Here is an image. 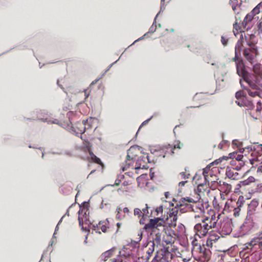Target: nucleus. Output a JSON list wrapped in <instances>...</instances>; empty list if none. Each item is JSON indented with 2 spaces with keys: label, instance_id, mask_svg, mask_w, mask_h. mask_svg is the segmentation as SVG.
Instances as JSON below:
<instances>
[{
  "label": "nucleus",
  "instance_id": "obj_59",
  "mask_svg": "<svg viewBox=\"0 0 262 262\" xmlns=\"http://www.w3.org/2000/svg\"><path fill=\"white\" fill-rule=\"evenodd\" d=\"M257 172L258 173H262V165L258 167Z\"/></svg>",
  "mask_w": 262,
  "mask_h": 262
},
{
  "label": "nucleus",
  "instance_id": "obj_10",
  "mask_svg": "<svg viewBox=\"0 0 262 262\" xmlns=\"http://www.w3.org/2000/svg\"><path fill=\"white\" fill-rule=\"evenodd\" d=\"M233 60L235 61L237 73L239 76L242 77V79L240 80H242L243 83L246 81L247 78L250 77V76H255L254 74L249 73L246 71L243 61L239 59L238 57Z\"/></svg>",
  "mask_w": 262,
  "mask_h": 262
},
{
  "label": "nucleus",
  "instance_id": "obj_39",
  "mask_svg": "<svg viewBox=\"0 0 262 262\" xmlns=\"http://www.w3.org/2000/svg\"><path fill=\"white\" fill-rule=\"evenodd\" d=\"M255 181V178L252 176H250L248 179L241 181V182L242 183V185H243V187H245L250 185L252 183L254 182Z\"/></svg>",
  "mask_w": 262,
  "mask_h": 262
},
{
  "label": "nucleus",
  "instance_id": "obj_25",
  "mask_svg": "<svg viewBox=\"0 0 262 262\" xmlns=\"http://www.w3.org/2000/svg\"><path fill=\"white\" fill-rule=\"evenodd\" d=\"M236 169L227 167L226 170V174L228 178L232 180L238 179L240 174L236 171Z\"/></svg>",
  "mask_w": 262,
  "mask_h": 262
},
{
  "label": "nucleus",
  "instance_id": "obj_37",
  "mask_svg": "<svg viewBox=\"0 0 262 262\" xmlns=\"http://www.w3.org/2000/svg\"><path fill=\"white\" fill-rule=\"evenodd\" d=\"M90 155V161L94 163L101 164V161L99 158H98L92 150L88 152Z\"/></svg>",
  "mask_w": 262,
  "mask_h": 262
},
{
  "label": "nucleus",
  "instance_id": "obj_48",
  "mask_svg": "<svg viewBox=\"0 0 262 262\" xmlns=\"http://www.w3.org/2000/svg\"><path fill=\"white\" fill-rule=\"evenodd\" d=\"M180 176L181 177L182 179H187L190 177V174L186 171L185 172H181L180 173Z\"/></svg>",
  "mask_w": 262,
  "mask_h": 262
},
{
  "label": "nucleus",
  "instance_id": "obj_16",
  "mask_svg": "<svg viewBox=\"0 0 262 262\" xmlns=\"http://www.w3.org/2000/svg\"><path fill=\"white\" fill-rule=\"evenodd\" d=\"M124 257L123 254H121V252L119 250V249L116 248H113L111 249L107 250L104 253H103L101 255V258L102 260L105 261L109 258H121L123 259V258Z\"/></svg>",
  "mask_w": 262,
  "mask_h": 262
},
{
  "label": "nucleus",
  "instance_id": "obj_24",
  "mask_svg": "<svg viewBox=\"0 0 262 262\" xmlns=\"http://www.w3.org/2000/svg\"><path fill=\"white\" fill-rule=\"evenodd\" d=\"M195 250H196L200 253L201 256L204 258L205 260H208L209 259L210 251L209 249L207 250L204 246H201L200 245Z\"/></svg>",
  "mask_w": 262,
  "mask_h": 262
},
{
  "label": "nucleus",
  "instance_id": "obj_22",
  "mask_svg": "<svg viewBox=\"0 0 262 262\" xmlns=\"http://www.w3.org/2000/svg\"><path fill=\"white\" fill-rule=\"evenodd\" d=\"M235 98L237 100L235 101V103L239 106H246L247 103L245 102L244 101L246 98L245 93L243 91H239L235 93Z\"/></svg>",
  "mask_w": 262,
  "mask_h": 262
},
{
  "label": "nucleus",
  "instance_id": "obj_61",
  "mask_svg": "<svg viewBox=\"0 0 262 262\" xmlns=\"http://www.w3.org/2000/svg\"><path fill=\"white\" fill-rule=\"evenodd\" d=\"M170 193L169 192H165V196L166 199H168L170 197Z\"/></svg>",
  "mask_w": 262,
  "mask_h": 262
},
{
  "label": "nucleus",
  "instance_id": "obj_51",
  "mask_svg": "<svg viewBox=\"0 0 262 262\" xmlns=\"http://www.w3.org/2000/svg\"><path fill=\"white\" fill-rule=\"evenodd\" d=\"M221 42L224 46H226L228 43V39L227 37L222 36L221 37Z\"/></svg>",
  "mask_w": 262,
  "mask_h": 262
},
{
  "label": "nucleus",
  "instance_id": "obj_55",
  "mask_svg": "<svg viewBox=\"0 0 262 262\" xmlns=\"http://www.w3.org/2000/svg\"><path fill=\"white\" fill-rule=\"evenodd\" d=\"M257 27H258L259 30H260L262 31V17H261L260 19L259 20V22L257 24Z\"/></svg>",
  "mask_w": 262,
  "mask_h": 262
},
{
  "label": "nucleus",
  "instance_id": "obj_28",
  "mask_svg": "<svg viewBox=\"0 0 262 262\" xmlns=\"http://www.w3.org/2000/svg\"><path fill=\"white\" fill-rule=\"evenodd\" d=\"M134 162V160L133 158H130L128 154L126 157L124 163L123 164L121 167L122 170L123 171L126 170L130 166L133 165Z\"/></svg>",
  "mask_w": 262,
  "mask_h": 262
},
{
  "label": "nucleus",
  "instance_id": "obj_47",
  "mask_svg": "<svg viewBox=\"0 0 262 262\" xmlns=\"http://www.w3.org/2000/svg\"><path fill=\"white\" fill-rule=\"evenodd\" d=\"M238 161H236L235 160H231L230 161V164L233 166L234 167L233 168L235 169H236L237 170H239L240 169H241L242 168H237V166H238Z\"/></svg>",
  "mask_w": 262,
  "mask_h": 262
},
{
  "label": "nucleus",
  "instance_id": "obj_21",
  "mask_svg": "<svg viewBox=\"0 0 262 262\" xmlns=\"http://www.w3.org/2000/svg\"><path fill=\"white\" fill-rule=\"evenodd\" d=\"M108 228V222L106 221H100L99 222L98 224L96 226L93 225V229L95 230L96 233L101 234L100 229H101L103 232L105 233L107 231Z\"/></svg>",
  "mask_w": 262,
  "mask_h": 262
},
{
  "label": "nucleus",
  "instance_id": "obj_13",
  "mask_svg": "<svg viewBox=\"0 0 262 262\" xmlns=\"http://www.w3.org/2000/svg\"><path fill=\"white\" fill-rule=\"evenodd\" d=\"M247 106L250 110L249 113L251 117L254 119H259L262 117V102L261 101H258L256 104L255 109H253V105L250 101L247 102Z\"/></svg>",
  "mask_w": 262,
  "mask_h": 262
},
{
  "label": "nucleus",
  "instance_id": "obj_7",
  "mask_svg": "<svg viewBox=\"0 0 262 262\" xmlns=\"http://www.w3.org/2000/svg\"><path fill=\"white\" fill-rule=\"evenodd\" d=\"M228 159V157H224L222 158L216 160L213 162L208 165L203 169V174L204 176V179H206L207 177H210L216 175L219 171V168L222 167L220 166H214V165H217L219 164H221L223 160H227Z\"/></svg>",
  "mask_w": 262,
  "mask_h": 262
},
{
  "label": "nucleus",
  "instance_id": "obj_14",
  "mask_svg": "<svg viewBox=\"0 0 262 262\" xmlns=\"http://www.w3.org/2000/svg\"><path fill=\"white\" fill-rule=\"evenodd\" d=\"M232 222L228 217H225L223 220H221L219 223L217 221V227L221 232L224 234H230L232 230Z\"/></svg>",
  "mask_w": 262,
  "mask_h": 262
},
{
  "label": "nucleus",
  "instance_id": "obj_54",
  "mask_svg": "<svg viewBox=\"0 0 262 262\" xmlns=\"http://www.w3.org/2000/svg\"><path fill=\"white\" fill-rule=\"evenodd\" d=\"M122 212H123V213L126 214L128 216H129V214L130 213V212L127 207L124 208L122 209Z\"/></svg>",
  "mask_w": 262,
  "mask_h": 262
},
{
  "label": "nucleus",
  "instance_id": "obj_4",
  "mask_svg": "<svg viewBox=\"0 0 262 262\" xmlns=\"http://www.w3.org/2000/svg\"><path fill=\"white\" fill-rule=\"evenodd\" d=\"M245 203V198L243 195H240L237 201L230 200L227 201L225 203L223 213L224 212L233 213L235 217H238L240 215L242 211L244 205Z\"/></svg>",
  "mask_w": 262,
  "mask_h": 262
},
{
  "label": "nucleus",
  "instance_id": "obj_19",
  "mask_svg": "<svg viewBox=\"0 0 262 262\" xmlns=\"http://www.w3.org/2000/svg\"><path fill=\"white\" fill-rule=\"evenodd\" d=\"M148 162H150V161L148 154H143L142 156L138 158L137 161L138 166L136 167V169L145 168Z\"/></svg>",
  "mask_w": 262,
  "mask_h": 262
},
{
  "label": "nucleus",
  "instance_id": "obj_46",
  "mask_svg": "<svg viewBox=\"0 0 262 262\" xmlns=\"http://www.w3.org/2000/svg\"><path fill=\"white\" fill-rule=\"evenodd\" d=\"M209 187L210 189H211L212 190H215L216 189H218L219 190V181L210 183Z\"/></svg>",
  "mask_w": 262,
  "mask_h": 262
},
{
  "label": "nucleus",
  "instance_id": "obj_18",
  "mask_svg": "<svg viewBox=\"0 0 262 262\" xmlns=\"http://www.w3.org/2000/svg\"><path fill=\"white\" fill-rule=\"evenodd\" d=\"M175 240L176 237L170 231H165L163 235L162 244L163 246L170 245L171 247Z\"/></svg>",
  "mask_w": 262,
  "mask_h": 262
},
{
  "label": "nucleus",
  "instance_id": "obj_45",
  "mask_svg": "<svg viewBox=\"0 0 262 262\" xmlns=\"http://www.w3.org/2000/svg\"><path fill=\"white\" fill-rule=\"evenodd\" d=\"M243 187V185H242V183L239 182L238 184H236L234 188V192L235 193H242L241 189Z\"/></svg>",
  "mask_w": 262,
  "mask_h": 262
},
{
  "label": "nucleus",
  "instance_id": "obj_53",
  "mask_svg": "<svg viewBox=\"0 0 262 262\" xmlns=\"http://www.w3.org/2000/svg\"><path fill=\"white\" fill-rule=\"evenodd\" d=\"M111 262H123V259L121 258H113L110 259Z\"/></svg>",
  "mask_w": 262,
  "mask_h": 262
},
{
  "label": "nucleus",
  "instance_id": "obj_3",
  "mask_svg": "<svg viewBox=\"0 0 262 262\" xmlns=\"http://www.w3.org/2000/svg\"><path fill=\"white\" fill-rule=\"evenodd\" d=\"M248 151L249 152L248 157H247L246 154L244 156L243 155L238 154V152L234 151L229 154V158L231 160H235L238 161V168H242L249 163L253 165L254 161L257 160L256 152L252 149L250 151Z\"/></svg>",
  "mask_w": 262,
  "mask_h": 262
},
{
  "label": "nucleus",
  "instance_id": "obj_26",
  "mask_svg": "<svg viewBox=\"0 0 262 262\" xmlns=\"http://www.w3.org/2000/svg\"><path fill=\"white\" fill-rule=\"evenodd\" d=\"M220 236L215 233H209L208 237L207 238L206 245L208 247L211 248L213 243H215L219 239Z\"/></svg>",
  "mask_w": 262,
  "mask_h": 262
},
{
  "label": "nucleus",
  "instance_id": "obj_29",
  "mask_svg": "<svg viewBox=\"0 0 262 262\" xmlns=\"http://www.w3.org/2000/svg\"><path fill=\"white\" fill-rule=\"evenodd\" d=\"M193 199L190 198H183L180 199L179 202H176V205H178V207L180 209L181 207L183 206H186L188 205V203L194 202Z\"/></svg>",
  "mask_w": 262,
  "mask_h": 262
},
{
  "label": "nucleus",
  "instance_id": "obj_2",
  "mask_svg": "<svg viewBox=\"0 0 262 262\" xmlns=\"http://www.w3.org/2000/svg\"><path fill=\"white\" fill-rule=\"evenodd\" d=\"M249 85V87L246 86L243 83L242 80H240L241 86L244 90H245L248 95L252 97L259 96L261 78L256 76H250V77L246 78L245 81Z\"/></svg>",
  "mask_w": 262,
  "mask_h": 262
},
{
  "label": "nucleus",
  "instance_id": "obj_31",
  "mask_svg": "<svg viewBox=\"0 0 262 262\" xmlns=\"http://www.w3.org/2000/svg\"><path fill=\"white\" fill-rule=\"evenodd\" d=\"M243 47V43L242 40H239L237 42L235 47V56L233 58V60H234L238 57V55L241 54V52Z\"/></svg>",
  "mask_w": 262,
  "mask_h": 262
},
{
  "label": "nucleus",
  "instance_id": "obj_6",
  "mask_svg": "<svg viewBox=\"0 0 262 262\" xmlns=\"http://www.w3.org/2000/svg\"><path fill=\"white\" fill-rule=\"evenodd\" d=\"M178 205L170 204L165 221L169 226L174 227L177 226L179 215H180Z\"/></svg>",
  "mask_w": 262,
  "mask_h": 262
},
{
  "label": "nucleus",
  "instance_id": "obj_60",
  "mask_svg": "<svg viewBox=\"0 0 262 262\" xmlns=\"http://www.w3.org/2000/svg\"><path fill=\"white\" fill-rule=\"evenodd\" d=\"M124 222H123L121 221V222H118L117 223V226L118 228L117 230L121 227V225L124 223Z\"/></svg>",
  "mask_w": 262,
  "mask_h": 262
},
{
  "label": "nucleus",
  "instance_id": "obj_34",
  "mask_svg": "<svg viewBox=\"0 0 262 262\" xmlns=\"http://www.w3.org/2000/svg\"><path fill=\"white\" fill-rule=\"evenodd\" d=\"M161 243V235L159 232H157L155 234L154 237H153V240L152 242H149L150 245L152 246H155L156 245L158 246L160 245Z\"/></svg>",
  "mask_w": 262,
  "mask_h": 262
},
{
  "label": "nucleus",
  "instance_id": "obj_52",
  "mask_svg": "<svg viewBox=\"0 0 262 262\" xmlns=\"http://www.w3.org/2000/svg\"><path fill=\"white\" fill-rule=\"evenodd\" d=\"M192 245L193 250H195L200 245L198 243V241L196 239H194L192 242Z\"/></svg>",
  "mask_w": 262,
  "mask_h": 262
},
{
  "label": "nucleus",
  "instance_id": "obj_50",
  "mask_svg": "<svg viewBox=\"0 0 262 262\" xmlns=\"http://www.w3.org/2000/svg\"><path fill=\"white\" fill-rule=\"evenodd\" d=\"M251 13L255 16L256 14H258L260 12V8L259 6L255 7L251 11Z\"/></svg>",
  "mask_w": 262,
  "mask_h": 262
},
{
  "label": "nucleus",
  "instance_id": "obj_33",
  "mask_svg": "<svg viewBox=\"0 0 262 262\" xmlns=\"http://www.w3.org/2000/svg\"><path fill=\"white\" fill-rule=\"evenodd\" d=\"M253 64V71L254 73L253 74L254 75L260 77L261 79L262 77V69L261 68L260 64L258 63H256L255 64Z\"/></svg>",
  "mask_w": 262,
  "mask_h": 262
},
{
  "label": "nucleus",
  "instance_id": "obj_58",
  "mask_svg": "<svg viewBox=\"0 0 262 262\" xmlns=\"http://www.w3.org/2000/svg\"><path fill=\"white\" fill-rule=\"evenodd\" d=\"M233 145H237V147L239 148V146L241 145V143H239L237 140H233Z\"/></svg>",
  "mask_w": 262,
  "mask_h": 262
},
{
  "label": "nucleus",
  "instance_id": "obj_32",
  "mask_svg": "<svg viewBox=\"0 0 262 262\" xmlns=\"http://www.w3.org/2000/svg\"><path fill=\"white\" fill-rule=\"evenodd\" d=\"M149 208L150 207L147 204H145V207L141 210L143 213V218H141L140 220V224H144L146 219L147 217H149V216H148Z\"/></svg>",
  "mask_w": 262,
  "mask_h": 262
},
{
  "label": "nucleus",
  "instance_id": "obj_12",
  "mask_svg": "<svg viewBox=\"0 0 262 262\" xmlns=\"http://www.w3.org/2000/svg\"><path fill=\"white\" fill-rule=\"evenodd\" d=\"M96 122L97 119L92 117H90L86 120H83L82 123H78L77 125V127L78 130V133L82 135L86 130L93 128Z\"/></svg>",
  "mask_w": 262,
  "mask_h": 262
},
{
  "label": "nucleus",
  "instance_id": "obj_23",
  "mask_svg": "<svg viewBox=\"0 0 262 262\" xmlns=\"http://www.w3.org/2000/svg\"><path fill=\"white\" fill-rule=\"evenodd\" d=\"M253 227V223L250 220H246L241 227V231L244 234H247Z\"/></svg>",
  "mask_w": 262,
  "mask_h": 262
},
{
  "label": "nucleus",
  "instance_id": "obj_15",
  "mask_svg": "<svg viewBox=\"0 0 262 262\" xmlns=\"http://www.w3.org/2000/svg\"><path fill=\"white\" fill-rule=\"evenodd\" d=\"M196 193L198 195V199L202 201L207 200L208 197H210V188L206 183L199 184Z\"/></svg>",
  "mask_w": 262,
  "mask_h": 262
},
{
  "label": "nucleus",
  "instance_id": "obj_63",
  "mask_svg": "<svg viewBox=\"0 0 262 262\" xmlns=\"http://www.w3.org/2000/svg\"><path fill=\"white\" fill-rule=\"evenodd\" d=\"M191 258L190 257H186V258H184L183 259V260L184 261V262H188L190 260Z\"/></svg>",
  "mask_w": 262,
  "mask_h": 262
},
{
  "label": "nucleus",
  "instance_id": "obj_17",
  "mask_svg": "<svg viewBox=\"0 0 262 262\" xmlns=\"http://www.w3.org/2000/svg\"><path fill=\"white\" fill-rule=\"evenodd\" d=\"M89 209L87 205H84L80 206V209L78 211V222L79 226H83L84 222L89 221Z\"/></svg>",
  "mask_w": 262,
  "mask_h": 262
},
{
  "label": "nucleus",
  "instance_id": "obj_35",
  "mask_svg": "<svg viewBox=\"0 0 262 262\" xmlns=\"http://www.w3.org/2000/svg\"><path fill=\"white\" fill-rule=\"evenodd\" d=\"M254 16V14L251 12L245 16L242 22V27L244 29H246L247 25L253 19Z\"/></svg>",
  "mask_w": 262,
  "mask_h": 262
},
{
  "label": "nucleus",
  "instance_id": "obj_64",
  "mask_svg": "<svg viewBox=\"0 0 262 262\" xmlns=\"http://www.w3.org/2000/svg\"><path fill=\"white\" fill-rule=\"evenodd\" d=\"M81 148H82V151H83L84 152H88V149L86 148L85 146H82Z\"/></svg>",
  "mask_w": 262,
  "mask_h": 262
},
{
  "label": "nucleus",
  "instance_id": "obj_40",
  "mask_svg": "<svg viewBox=\"0 0 262 262\" xmlns=\"http://www.w3.org/2000/svg\"><path fill=\"white\" fill-rule=\"evenodd\" d=\"M244 29H243L242 28V26H240L239 24H237V22H235L233 24V33L234 35L236 36L239 32L244 31Z\"/></svg>",
  "mask_w": 262,
  "mask_h": 262
},
{
  "label": "nucleus",
  "instance_id": "obj_1",
  "mask_svg": "<svg viewBox=\"0 0 262 262\" xmlns=\"http://www.w3.org/2000/svg\"><path fill=\"white\" fill-rule=\"evenodd\" d=\"M221 216V214L216 216V214L213 210L208 211L207 214L202 217L201 222L197 223L194 227L195 235L199 237H204L209 234V230L217 227V221Z\"/></svg>",
  "mask_w": 262,
  "mask_h": 262
},
{
  "label": "nucleus",
  "instance_id": "obj_9",
  "mask_svg": "<svg viewBox=\"0 0 262 262\" xmlns=\"http://www.w3.org/2000/svg\"><path fill=\"white\" fill-rule=\"evenodd\" d=\"M169 247H164V249L158 251L155 257V259L158 262H170L173 254L169 250Z\"/></svg>",
  "mask_w": 262,
  "mask_h": 262
},
{
  "label": "nucleus",
  "instance_id": "obj_44",
  "mask_svg": "<svg viewBox=\"0 0 262 262\" xmlns=\"http://www.w3.org/2000/svg\"><path fill=\"white\" fill-rule=\"evenodd\" d=\"M134 214L135 216H138V218H143V213L141 209L138 208L134 209Z\"/></svg>",
  "mask_w": 262,
  "mask_h": 262
},
{
  "label": "nucleus",
  "instance_id": "obj_56",
  "mask_svg": "<svg viewBox=\"0 0 262 262\" xmlns=\"http://www.w3.org/2000/svg\"><path fill=\"white\" fill-rule=\"evenodd\" d=\"M226 144V143L225 141H222L218 145L219 148H220V149H222L223 148L224 145H225Z\"/></svg>",
  "mask_w": 262,
  "mask_h": 262
},
{
  "label": "nucleus",
  "instance_id": "obj_36",
  "mask_svg": "<svg viewBox=\"0 0 262 262\" xmlns=\"http://www.w3.org/2000/svg\"><path fill=\"white\" fill-rule=\"evenodd\" d=\"M163 211V208L162 205L156 207L151 211L150 217H156L158 216L160 214H162Z\"/></svg>",
  "mask_w": 262,
  "mask_h": 262
},
{
  "label": "nucleus",
  "instance_id": "obj_43",
  "mask_svg": "<svg viewBox=\"0 0 262 262\" xmlns=\"http://www.w3.org/2000/svg\"><path fill=\"white\" fill-rule=\"evenodd\" d=\"M182 127L181 125H178L174 127L173 132L175 136L179 135L182 133Z\"/></svg>",
  "mask_w": 262,
  "mask_h": 262
},
{
  "label": "nucleus",
  "instance_id": "obj_41",
  "mask_svg": "<svg viewBox=\"0 0 262 262\" xmlns=\"http://www.w3.org/2000/svg\"><path fill=\"white\" fill-rule=\"evenodd\" d=\"M219 179L218 178L217 175H215L210 177H207V178H206L205 179V183H207L208 186L209 185V184L210 183L215 182L216 181H218Z\"/></svg>",
  "mask_w": 262,
  "mask_h": 262
},
{
  "label": "nucleus",
  "instance_id": "obj_62",
  "mask_svg": "<svg viewBox=\"0 0 262 262\" xmlns=\"http://www.w3.org/2000/svg\"><path fill=\"white\" fill-rule=\"evenodd\" d=\"M187 182V181H181L179 183V185L180 186H184L185 184V183Z\"/></svg>",
  "mask_w": 262,
  "mask_h": 262
},
{
  "label": "nucleus",
  "instance_id": "obj_38",
  "mask_svg": "<svg viewBox=\"0 0 262 262\" xmlns=\"http://www.w3.org/2000/svg\"><path fill=\"white\" fill-rule=\"evenodd\" d=\"M258 201L255 199L252 200L248 206V210L250 211H255L258 206Z\"/></svg>",
  "mask_w": 262,
  "mask_h": 262
},
{
  "label": "nucleus",
  "instance_id": "obj_49",
  "mask_svg": "<svg viewBox=\"0 0 262 262\" xmlns=\"http://www.w3.org/2000/svg\"><path fill=\"white\" fill-rule=\"evenodd\" d=\"M83 146H85L86 148L88 149V151L89 152L91 150V147L92 146L91 143L89 141H84L83 142Z\"/></svg>",
  "mask_w": 262,
  "mask_h": 262
},
{
  "label": "nucleus",
  "instance_id": "obj_30",
  "mask_svg": "<svg viewBox=\"0 0 262 262\" xmlns=\"http://www.w3.org/2000/svg\"><path fill=\"white\" fill-rule=\"evenodd\" d=\"M147 246L148 247V249L146 251L145 255L143 256V258L145 260V261H147L151 257L154 251H155V247L152 246L150 243L147 244Z\"/></svg>",
  "mask_w": 262,
  "mask_h": 262
},
{
  "label": "nucleus",
  "instance_id": "obj_27",
  "mask_svg": "<svg viewBox=\"0 0 262 262\" xmlns=\"http://www.w3.org/2000/svg\"><path fill=\"white\" fill-rule=\"evenodd\" d=\"M116 212H117V214L116 215V219L117 220H119L120 221H122L123 222H125V221L129 217L125 213H123V212H122V209L120 206H118L117 207Z\"/></svg>",
  "mask_w": 262,
  "mask_h": 262
},
{
  "label": "nucleus",
  "instance_id": "obj_5",
  "mask_svg": "<svg viewBox=\"0 0 262 262\" xmlns=\"http://www.w3.org/2000/svg\"><path fill=\"white\" fill-rule=\"evenodd\" d=\"M165 222L163 218L161 217H155L154 219H150L149 222L146 224L144 227V229L146 231H151L155 232L156 230H164Z\"/></svg>",
  "mask_w": 262,
  "mask_h": 262
},
{
  "label": "nucleus",
  "instance_id": "obj_20",
  "mask_svg": "<svg viewBox=\"0 0 262 262\" xmlns=\"http://www.w3.org/2000/svg\"><path fill=\"white\" fill-rule=\"evenodd\" d=\"M232 187L230 184L225 182L219 181V190L221 192L228 194L232 192Z\"/></svg>",
  "mask_w": 262,
  "mask_h": 262
},
{
  "label": "nucleus",
  "instance_id": "obj_11",
  "mask_svg": "<svg viewBox=\"0 0 262 262\" xmlns=\"http://www.w3.org/2000/svg\"><path fill=\"white\" fill-rule=\"evenodd\" d=\"M183 145V143H181L180 141H176L173 144H168L162 146L161 150L165 154L163 157L173 155L177 150L181 148Z\"/></svg>",
  "mask_w": 262,
  "mask_h": 262
},
{
  "label": "nucleus",
  "instance_id": "obj_57",
  "mask_svg": "<svg viewBox=\"0 0 262 262\" xmlns=\"http://www.w3.org/2000/svg\"><path fill=\"white\" fill-rule=\"evenodd\" d=\"M193 107L191 106L190 107H187L185 110H184L183 111V113L185 115H187V114H189L190 113V111H189V108H192Z\"/></svg>",
  "mask_w": 262,
  "mask_h": 262
},
{
  "label": "nucleus",
  "instance_id": "obj_8",
  "mask_svg": "<svg viewBox=\"0 0 262 262\" xmlns=\"http://www.w3.org/2000/svg\"><path fill=\"white\" fill-rule=\"evenodd\" d=\"M248 47L244 50L243 55L249 62L254 64L255 58L258 54L257 49L255 43L252 42H247Z\"/></svg>",
  "mask_w": 262,
  "mask_h": 262
},
{
  "label": "nucleus",
  "instance_id": "obj_42",
  "mask_svg": "<svg viewBox=\"0 0 262 262\" xmlns=\"http://www.w3.org/2000/svg\"><path fill=\"white\" fill-rule=\"evenodd\" d=\"M229 4L231 6L232 10L234 12H236L237 7H238L239 3L238 0H230Z\"/></svg>",
  "mask_w": 262,
  "mask_h": 262
}]
</instances>
